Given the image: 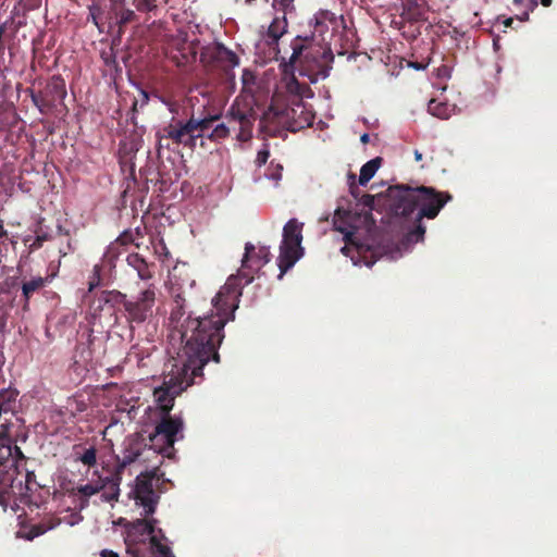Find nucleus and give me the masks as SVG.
<instances>
[{
	"mask_svg": "<svg viewBox=\"0 0 557 557\" xmlns=\"http://www.w3.org/2000/svg\"><path fill=\"white\" fill-rule=\"evenodd\" d=\"M228 136H230V126H226V123H220V124L213 126L210 134H208V138L213 141L225 139Z\"/></svg>",
	"mask_w": 557,
	"mask_h": 557,
	"instance_id": "obj_27",
	"label": "nucleus"
},
{
	"mask_svg": "<svg viewBox=\"0 0 557 557\" xmlns=\"http://www.w3.org/2000/svg\"><path fill=\"white\" fill-rule=\"evenodd\" d=\"M133 4L135 5L138 12L150 13L158 10V1L157 0H134Z\"/></svg>",
	"mask_w": 557,
	"mask_h": 557,
	"instance_id": "obj_28",
	"label": "nucleus"
},
{
	"mask_svg": "<svg viewBox=\"0 0 557 557\" xmlns=\"http://www.w3.org/2000/svg\"><path fill=\"white\" fill-rule=\"evenodd\" d=\"M382 158L376 157L366 162L360 169L359 184L366 185L375 175L376 171L381 166Z\"/></svg>",
	"mask_w": 557,
	"mask_h": 557,
	"instance_id": "obj_22",
	"label": "nucleus"
},
{
	"mask_svg": "<svg viewBox=\"0 0 557 557\" xmlns=\"http://www.w3.org/2000/svg\"><path fill=\"white\" fill-rule=\"evenodd\" d=\"M110 294L114 296L116 302L123 306L124 317L132 329L152 317L157 298V288L153 284L133 298H128L121 292H110Z\"/></svg>",
	"mask_w": 557,
	"mask_h": 557,
	"instance_id": "obj_9",
	"label": "nucleus"
},
{
	"mask_svg": "<svg viewBox=\"0 0 557 557\" xmlns=\"http://www.w3.org/2000/svg\"><path fill=\"white\" fill-rule=\"evenodd\" d=\"M226 126H230V134L236 133V139L242 143L249 141L252 138L255 122L258 113L251 102L235 99L228 108L226 114Z\"/></svg>",
	"mask_w": 557,
	"mask_h": 557,
	"instance_id": "obj_10",
	"label": "nucleus"
},
{
	"mask_svg": "<svg viewBox=\"0 0 557 557\" xmlns=\"http://www.w3.org/2000/svg\"><path fill=\"white\" fill-rule=\"evenodd\" d=\"M304 225L302 222L293 218L283 226V238L277 257V265L280 269L278 277H282L305 255V248L301 245L304 239Z\"/></svg>",
	"mask_w": 557,
	"mask_h": 557,
	"instance_id": "obj_8",
	"label": "nucleus"
},
{
	"mask_svg": "<svg viewBox=\"0 0 557 557\" xmlns=\"http://www.w3.org/2000/svg\"><path fill=\"white\" fill-rule=\"evenodd\" d=\"M200 62L210 70H222L228 73L239 64V58L223 44L213 42L201 49Z\"/></svg>",
	"mask_w": 557,
	"mask_h": 557,
	"instance_id": "obj_14",
	"label": "nucleus"
},
{
	"mask_svg": "<svg viewBox=\"0 0 557 557\" xmlns=\"http://www.w3.org/2000/svg\"><path fill=\"white\" fill-rule=\"evenodd\" d=\"M391 207L395 214L401 216L411 215L419 209L416 220L423 218L435 219L442 208L453 199L448 191H438L428 186H393L388 188Z\"/></svg>",
	"mask_w": 557,
	"mask_h": 557,
	"instance_id": "obj_3",
	"label": "nucleus"
},
{
	"mask_svg": "<svg viewBox=\"0 0 557 557\" xmlns=\"http://www.w3.org/2000/svg\"><path fill=\"white\" fill-rule=\"evenodd\" d=\"M100 555L101 557H119L116 553L108 549H103Z\"/></svg>",
	"mask_w": 557,
	"mask_h": 557,
	"instance_id": "obj_45",
	"label": "nucleus"
},
{
	"mask_svg": "<svg viewBox=\"0 0 557 557\" xmlns=\"http://www.w3.org/2000/svg\"><path fill=\"white\" fill-rule=\"evenodd\" d=\"M253 0H246V3L250 4Z\"/></svg>",
	"mask_w": 557,
	"mask_h": 557,
	"instance_id": "obj_56",
	"label": "nucleus"
},
{
	"mask_svg": "<svg viewBox=\"0 0 557 557\" xmlns=\"http://www.w3.org/2000/svg\"><path fill=\"white\" fill-rule=\"evenodd\" d=\"M287 28V20L285 14L282 17H275L268 28V36L272 38L273 42H277V40L283 36Z\"/></svg>",
	"mask_w": 557,
	"mask_h": 557,
	"instance_id": "obj_25",
	"label": "nucleus"
},
{
	"mask_svg": "<svg viewBox=\"0 0 557 557\" xmlns=\"http://www.w3.org/2000/svg\"><path fill=\"white\" fill-rule=\"evenodd\" d=\"M159 450L148 446L141 436H129L124 442L122 456L117 457L116 474L121 475L122 471L129 465L137 461H145L144 455H158Z\"/></svg>",
	"mask_w": 557,
	"mask_h": 557,
	"instance_id": "obj_16",
	"label": "nucleus"
},
{
	"mask_svg": "<svg viewBox=\"0 0 557 557\" xmlns=\"http://www.w3.org/2000/svg\"><path fill=\"white\" fill-rule=\"evenodd\" d=\"M50 239V236L46 233L44 234H38L36 236V238L34 239V242L29 245V251H35V250H38L42 247L44 243L49 240Z\"/></svg>",
	"mask_w": 557,
	"mask_h": 557,
	"instance_id": "obj_38",
	"label": "nucleus"
},
{
	"mask_svg": "<svg viewBox=\"0 0 557 557\" xmlns=\"http://www.w3.org/2000/svg\"><path fill=\"white\" fill-rule=\"evenodd\" d=\"M428 3L425 0H406L401 4V13L398 20L392 21V26L401 30L403 36L414 39L419 34L416 23L426 21Z\"/></svg>",
	"mask_w": 557,
	"mask_h": 557,
	"instance_id": "obj_12",
	"label": "nucleus"
},
{
	"mask_svg": "<svg viewBox=\"0 0 557 557\" xmlns=\"http://www.w3.org/2000/svg\"><path fill=\"white\" fill-rule=\"evenodd\" d=\"M348 250H349V248H348L347 246H344V247L342 248V252H343L344 255H346V256H347V251H348Z\"/></svg>",
	"mask_w": 557,
	"mask_h": 557,
	"instance_id": "obj_52",
	"label": "nucleus"
},
{
	"mask_svg": "<svg viewBox=\"0 0 557 557\" xmlns=\"http://www.w3.org/2000/svg\"><path fill=\"white\" fill-rule=\"evenodd\" d=\"M414 158H416V160H417V161L422 160V153H421V152H419L418 150H416V151H414Z\"/></svg>",
	"mask_w": 557,
	"mask_h": 557,
	"instance_id": "obj_50",
	"label": "nucleus"
},
{
	"mask_svg": "<svg viewBox=\"0 0 557 557\" xmlns=\"http://www.w3.org/2000/svg\"><path fill=\"white\" fill-rule=\"evenodd\" d=\"M11 497L15 498L11 488L7 486L4 483L0 482V506L5 509L9 505V500Z\"/></svg>",
	"mask_w": 557,
	"mask_h": 557,
	"instance_id": "obj_32",
	"label": "nucleus"
},
{
	"mask_svg": "<svg viewBox=\"0 0 557 557\" xmlns=\"http://www.w3.org/2000/svg\"><path fill=\"white\" fill-rule=\"evenodd\" d=\"M107 484L104 481H100L97 483H87L84 485H78L72 490L73 495H82L85 498V503L90 496L98 494L101 490L106 488Z\"/></svg>",
	"mask_w": 557,
	"mask_h": 557,
	"instance_id": "obj_23",
	"label": "nucleus"
},
{
	"mask_svg": "<svg viewBox=\"0 0 557 557\" xmlns=\"http://www.w3.org/2000/svg\"><path fill=\"white\" fill-rule=\"evenodd\" d=\"M98 11H99V8H97V7H92V8H90V16H91V20H92L94 24H95V25H97V26H98V21H97V15H96V13H97Z\"/></svg>",
	"mask_w": 557,
	"mask_h": 557,
	"instance_id": "obj_43",
	"label": "nucleus"
},
{
	"mask_svg": "<svg viewBox=\"0 0 557 557\" xmlns=\"http://www.w3.org/2000/svg\"><path fill=\"white\" fill-rule=\"evenodd\" d=\"M143 237V234L139 228H136L135 231L127 230L124 231L117 238L116 242L122 246H127L131 244L139 246L138 243H136L137 238Z\"/></svg>",
	"mask_w": 557,
	"mask_h": 557,
	"instance_id": "obj_26",
	"label": "nucleus"
},
{
	"mask_svg": "<svg viewBox=\"0 0 557 557\" xmlns=\"http://www.w3.org/2000/svg\"><path fill=\"white\" fill-rule=\"evenodd\" d=\"M138 524L143 527L146 534L154 536V520H139Z\"/></svg>",
	"mask_w": 557,
	"mask_h": 557,
	"instance_id": "obj_41",
	"label": "nucleus"
},
{
	"mask_svg": "<svg viewBox=\"0 0 557 557\" xmlns=\"http://www.w3.org/2000/svg\"><path fill=\"white\" fill-rule=\"evenodd\" d=\"M428 110L432 115L437 116L440 119L447 117V113H446L447 106L444 103L437 102L435 100H431L429 102Z\"/></svg>",
	"mask_w": 557,
	"mask_h": 557,
	"instance_id": "obj_30",
	"label": "nucleus"
},
{
	"mask_svg": "<svg viewBox=\"0 0 557 557\" xmlns=\"http://www.w3.org/2000/svg\"><path fill=\"white\" fill-rule=\"evenodd\" d=\"M515 17L520 22L529 21L530 13L537 8V0H513Z\"/></svg>",
	"mask_w": 557,
	"mask_h": 557,
	"instance_id": "obj_21",
	"label": "nucleus"
},
{
	"mask_svg": "<svg viewBox=\"0 0 557 557\" xmlns=\"http://www.w3.org/2000/svg\"><path fill=\"white\" fill-rule=\"evenodd\" d=\"M222 320H187L183 327L184 346L177 352L164 386L154 389L153 396L160 410L168 416L174 399L190 385L202 380L203 367L209 361L220 362L218 349L223 341Z\"/></svg>",
	"mask_w": 557,
	"mask_h": 557,
	"instance_id": "obj_1",
	"label": "nucleus"
},
{
	"mask_svg": "<svg viewBox=\"0 0 557 557\" xmlns=\"http://www.w3.org/2000/svg\"><path fill=\"white\" fill-rule=\"evenodd\" d=\"M360 202L363 207L369 208L370 210L374 209L375 196L370 194H363L360 198Z\"/></svg>",
	"mask_w": 557,
	"mask_h": 557,
	"instance_id": "obj_42",
	"label": "nucleus"
},
{
	"mask_svg": "<svg viewBox=\"0 0 557 557\" xmlns=\"http://www.w3.org/2000/svg\"><path fill=\"white\" fill-rule=\"evenodd\" d=\"M53 275H35L30 277L23 276L21 280V302L23 311L29 310L33 296L39 293L51 283Z\"/></svg>",
	"mask_w": 557,
	"mask_h": 557,
	"instance_id": "obj_18",
	"label": "nucleus"
},
{
	"mask_svg": "<svg viewBox=\"0 0 557 557\" xmlns=\"http://www.w3.org/2000/svg\"><path fill=\"white\" fill-rule=\"evenodd\" d=\"M220 115H208L205 117H195L191 115L187 121L172 120V122L162 129L161 139H171L176 145L185 147H195L198 138L207 137L213 128L214 122Z\"/></svg>",
	"mask_w": 557,
	"mask_h": 557,
	"instance_id": "obj_7",
	"label": "nucleus"
},
{
	"mask_svg": "<svg viewBox=\"0 0 557 557\" xmlns=\"http://www.w3.org/2000/svg\"><path fill=\"white\" fill-rule=\"evenodd\" d=\"M553 0H541V3L544 5V7H549L552 4Z\"/></svg>",
	"mask_w": 557,
	"mask_h": 557,
	"instance_id": "obj_51",
	"label": "nucleus"
},
{
	"mask_svg": "<svg viewBox=\"0 0 557 557\" xmlns=\"http://www.w3.org/2000/svg\"><path fill=\"white\" fill-rule=\"evenodd\" d=\"M9 424L0 425V482L11 488L15 499L27 497L38 486L34 471L25 466L27 458L9 435Z\"/></svg>",
	"mask_w": 557,
	"mask_h": 557,
	"instance_id": "obj_2",
	"label": "nucleus"
},
{
	"mask_svg": "<svg viewBox=\"0 0 557 557\" xmlns=\"http://www.w3.org/2000/svg\"><path fill=\"white\" fill-rule=\"evenodd\" d=\"M158 482L157 469L141 472L136 478V484L133 490L134 498L136 504L144 508L146 516H150L156 511L159 495L154 491V486Z\"/></svg>",
	"mask_w": 557,
	"mask_h": 557,
	"instance_id": "obj_13",
	"label": "nucleus"
},
{
	"mask_svg": "<svg viewBox=\"0 0 557 557\" xmlns=\"http://www.w3.org/2000/svg\"><path fill=\"white\" fill-rule=\"evenodd\" d=\"M151 545L156 548V550L164 557H170L171 549L166 545H163L156 536L150 537Z\"/></svg>",
	"mask_w": 557,
	"mask_h": 557,
	"instance_id": "obj_36",
	"label": "nucleus"
},
{
	"mask_svg": "<svg viewBox=\"0 0 557 557\" xmlns=\"http://www.w3.org/2000/svg\"><path fill=\"white\" fill-rule=\"evenodd\" d=\"M39 523L41 528L45 529V532H48L57 528L61 523V519L57 517H48L42 519Z\"/></svg>",
	"mask_w": 557,
	"mask_h": 557,
	"instance_id": "obj_37",
	"label": "nucleus"
},
{
	"mask_svg": "<svg viewBox=\"0 0 557 557\" xmlns=\"http://www.w3.org/2000/svg\"><path fill=\"white\" fill-rule=\"evenodd\" d=\"M65 97V81L61 75H53L42 89L30 92L32 101L41 114H49L54 111L59 104L63 106Z\"/></svg>",
	"mask_w": 557,
	"mask_h": 557,
	"instance_id": "obj_11",
	"label": "nucleus"
},
{
	"mask_svg": "<svg viewBox=\"0 0 557 557\" xmlns=\"http://www.w3.org/2000/svg\"><path fill=\"white\" fill-rule=\"evenodd\" d=\"M239 295L240 293L237 290V288L231 284V281H228V283L225 284L212 299L211 313L205 314L202 317H193L191 314H187L185 317V299L181 294H176L173 298L170 321L178 329L181 334V342H183L182 326L187 322V320H211L213 322H216V320H222L223 325L221 329V335L224 337V326L228 321H232L235 318L234 312L238 307ZM183 346L184 343H182V347Z\"/></svg>",
	"mask_w": 557,
	"mask_h": 557,
	"instance_id": "obj_5",
	"label": "nucleus"
},
{
	"mask_svg": "<svg viewBox=\"0 0 557 557\" xmlns=\"http://www.w3.org/2000/svg\"><path fill=\"white\" fill-rule=\"evenodd\" d=\"M515 18H516L515 16L507 17V18L504 21V25H505L506 27H511V25H512V23H513V20H515Z\"/></svg>",
	"mask_w": 557,
	"mask_h": 557,
	"instance_id": "obj_48",
	"label": "nucleus"
},
{
	"mask_svg": "<svg viewBox=\"0 0 557 557\" xmlns=\"http://www.w3.org/2000/svg\"><path fill=\"white\" fill-rule=\"evenodd\" d=\"M45 533V529L41 528L40 523L33 524L26 533V539L28 541H32L35 537H38Z\"/></svg>",
	"mask_w": 557,
	"mask_h": 557,
	"instance_id": "obj_39",
	"label": "nucleus"
},
{
	"mask_svg": "<svg viewBox=\"0 0 557 557\" xmlns=\"http://www.w3.org/2000/svg\"><path fill=\"white\" fill-rule=\"evenodd\" d=\"M110 1H111V3H112V8H113V10H115V11H116V10H117V8H119L120 5H122V3H123V0H110Z\"/></svg>",
	"mask_w": 557,
	"mask_h": 557,
	"instance_id": "obj_47",
	"label": "nucleus"
},
{
	"mask_svg": "<svg viewBox=\"0 0 557 557\" xmlns=\"http://www.w3.org/2000/svg\"><path fill=\"white\" fill-rule=\"evenodd\" d=\"M121 475L114 474L112 479H106L107 482H104L108 486V491L103 492L101 495L102 500L104 502H116L119 499L120 495V483H121Z\"/></svg>",
	"mask_w": 557,
	"mask_h": 557,
	"instance_id": "obj_24",
	"label": "nucleus"
},
{
	"mask_svg": "<svg viewBox=\"0 0 557 557\" xmlns=\"http://www.w3.org/2000/svg\"><path fill=\"white\" fill-rule=\"evenodd\" d=\"M270 247L261 246L259 247L258 251H256L253 244L246 243L245 253L242 260V268L238 271L237 276L245 278V285L250 284L253 280L252 272L261 269L270 261Z\"/></svg>",
	"mask_w": 557,
	"mask_h": 557,
	"instance_id": "obj_15",
	"label": "nucleus"
},
{
	"mask_svg": "<svg viewBox=\"0 0 557 557\" xmlns=\"http://www.w3.org/2000/svg\"><path fill=\"white\" fill-rule=\"evenodd\" d=\"M274 9L283 11V14L294 10V0H273L272 3Z\"/></svg>",
	"mask_w": 557,
	"mask_h": 557,
	"instance_id": "obj_35",
	"label": "nucleus"
},
{
	"mask_svg": "<svg viewBox=\"0 0 557 557\" xmlns=\"http://www.w3.org/2000/svg\"><path fill=\"white\" fill-rule=\"evenodd\" d=\"M248 74H249V72H248V71H244V77H245L246 75H248Z\"/></svg>",
	"mask_w": 557,
	"mask_h": 557,
	"instance_id": "obj_54",
	"label": "nucleus"
},
{
	"mask_svg": "<svg viewBox=\"0 0 557 557\" xmlns=\"http://www.w3.org/2000/svg\"><path fill=\"white\" fill-rule=\"evenodd\" d=\"M425 234V227L421 224V221L419 224L408 233V240L410 242H420L423 240Z\"/></svg>",
	"mask_w": 557,
	"mask_h": 557,
	"instance_id": "obj_34",
	"label": "nucleus"
},
{
	"mask_svg": "<svg viewBox=\"0 0 557 557\" xmlns=\"http://www.w3.org/2000/svg\"><path fill=\"white\" fill-rule=\"evenodd\" d=\"M116 15L119 16L117 24L120 25V27L128 23H132L136 20V14L131 9H121L119 13L116 12Z\"/></svg>",
	"mask_w": 557,
	"mask_h": 557,
	"instance_id": "obj_31",
	"label": "nucleus"
},
{
	"mask_svg": "<svg viewBox=\"0 0 557 557\" xmlns=\"http://www.w3.org/2000/svg\"><path fill=\"white\" fill-rule=\"evenodd\" d=\"M101 271H102V267L100 264L94 265L92 274H91V276L89 277V281H88L89 290H92L94 288H96L97 286L100 285V283H101Z\"/></svg>",
	"mask_w": 557,
	"mask_h": 557,
	"instance_id": "obj_33",
	"label": "nucleus"
},
{
	"mask_svg": "<svg viewBox=\"0 0 557 557\" xmlns=\"http://www.w3.org/2000/svg\"><path fill=\"white\" fill-rule=\"evenodd\" d=\"M355 189H356V187H355V186H351V187H350V191H351V194H352L355 197H357V194H356Z\"/></svg>",
	"mask_w": 557,
	"mask_h": 557,
	"instance_id": "obj_53",
	"label": "nucleus"
},
{
	"mask_svg": "<svg viewBox=\"0 0 557 557\" xmlns=\"http://www.w3.org/2000/svg\"><path fill=\"white\" fill-rule=\"evenodd\" d=\"M18 391L15 388H2L0 391V417L4 413L14 412Z\"/></svg>",
	"mask_w": 557,
	"mask_h": 557,
	"instance_id": "obj_19",
	"label": "nucleus"
},
{
	"mask_svg": "<svg viewBox=\"0 0 557 557\" xmlns=\"http://www.w3.org/2000/svg\"><path fill=\"white\" fill-rule=\"evenodd\" d=\"M8 236V231L4 228L3 221L0 220V239H3Z\"/></svg>",
	"mask_w": 557,
	"mask_h": 557,
	"instance_id": "obj_44",
	"label": "nucleus"
},
{
	"mask_svg": "<svg viewBox=\"0 0 557 557\" xmlns=\"http://www.w3.org/2000/svg\"><path fill=\"white\" fill-rule=\"evenodd\" d=\"M269 157H270V151H269L267 145H264V148L259 150L257 153L256 164L258 166L264 165L267 163Z\"/></svg>",
	"mask_w": 557,
	"mask_h": 557,
	"instance_id": "obj_40",
	"label": "nucleus"
},
{
	"mask_svg": "<svg viewBox=\"0 0 557 557\" xmlns=\"http://www.w3.org/2000/svg\"><path fill=\"white\" fill-rule=\"evenodd\" d=\"M360 140L362 144H368L370 140L369 134L364 133L363 135H361Z\"/></svg>",
	"mask_w": 557,
	"mask_h": 557,
	"instance_id": "obj_49",
	"label": "nucleus"
},
{
	"mask_svg": "<svg viewBox=\"0 0 557 557\" xmlns=\"http://www.w3.org/2000/svg\"><path fill=\"white\" fill-rule=\"evenodd\" d=\"M287 89L290 92L299 96V98L293 103L292 107L280 108L272 103L260 119L259 126L262 133L269 134L271 136L275 134V129H271L269 126V124L272 122L285 125L286 128L293 133L312 125L314 114L311 110L306 108L301 99L305 89H309V87L301 85L293 76L290 82L287 84Z\"/></svg>",
	"mask_w": 557,
	"mask_h": 557,
	"instance_id": "obj_6",
	"label": "nucleus"
},
{
	"mask_svg": "<svg viewBox=\"0 0 557 557\" xmlns=\"http://www.w3.org/2000/svg\"><path fill=\"white\" fill-rule=\"evenodd\" d=\"M438 72H440V73H438V75H440V76H444V75H445V76H448V72H449V70H448V67H447V66H442V67H440V69H438Z\"/></svg>",
	"mask_w": 557,
	"mask_h": 557,
	"instance_id": "obj_46",
	"label": "nucleus"
},
{
	"mask_svg": "<svg viewBox=\"0 0 557 557\" xmlns=\"http://www.w3.org/2000/svg\"><path fill=\"white\" fill-rule=\"evenodd\" d=\"M77 460L87 467H94L97 463V449L92 446L85 449V451L77 457Z\"/></svg>",
	"mask_w": 557,
	"mask_h": 557,
	"instance_id": "obj_29",
	"label": "nucleus"
},
{
	"mask_svg": "<svg viewBox=\"0 0 557 557\" xmlns=\"http://www.w3.org/2000/svg\"><path fill=\"white\" fill-rule=\"evenodd\" d=\"M127 264L132 267L138 274L139 278L143 281L150 280L152 277V273L149 269V264L146 262L144 258L138 253H131L127 257Z\"/></svg>",
	"mask_w": 557,
	"mask_h": 557,
	"instance_id": "obj_20",
	"label": "nucleus"
},
{
	"mask_svg": "<svg viewBox=\"0 0 557 557\" xmlns=\"http://www.w3.org/2000/svg\"><path fill=\"white\" fill-rule=\"evenodd\" d=\"M183 431V421L181 418L164 416L157 424L154 432L150 434L149 441L154 446L162 441L163 448H172L177 441V435Z\"/></svg>",
	"mask_w": 557,
	"mask_h": 557,
	"instance_id": "obj_17",
	"label": "nucleus"
},
{
	"mask_svg": "<svg viewBox=\"0 0 557 557\" xmlns=\"http://www.w3.org/2000/svg\"><path fill=\"white\" fill-rule=\"evenodd\" d=\"M313 40V36H297L292 41L293 53L288 62L281 64L285 74L298 71L299 75L307 76L312 84L329 76L334 60L332 50L315 45Z\"/></svg>",
	"mask_w": 557,
	"mask_h": 557,
	"instance_id": "obj_4",
	"label": "nucleus"
},
{
	"mask_svg": "<svg viewBox=\"0 0 557 557\" xmlns=\"http://www.w3.org/2000/svg\"><path fill=\"white\" fill-rule=\"evenodd\" d=\"M17 271L22 274V269L20 265L17 267Z\"/></svg>",
	"mask_w": 557,
	"mask_h": 557,
	"instance_id": "obj_55",
	"label": "nucleus"
}]
</instances>
